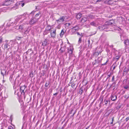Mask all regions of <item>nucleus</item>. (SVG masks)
<instances>
[{
	"mask_svg": "<svg viewBox=\"0 0 129 129\" xmlns=\"http://www.w3.org/2000/svg\"><path fill=\"white\" fill-rule=\"evenodd\" d=\"M77 34L78 35H81L79 33V32H77Z\"/></svg>",
	"mask_w": 129,
	"mask_h": 129,
	"instance_id": "obj_41",
	"label": "nucleus"
},
{
	"mask_svg": "<svg viewBox=\"0 0 129 129\" xmlns=\"http://www.w3.org/2000/svg\"><path fill=\"white\" fill-rule=\"evenodd\" d=\"M102 60V57H101L98 58V59L96 60L95 59V62L93 63V65L96 64V63H98L101 62Z\"/></svg>",
	"mask_w": 129,
	"mask_h": 129,
	"instance_id": "obj_8",
	"label": "nucleus"
},
{
	"mask_svg": "<svg viewBox=\"0 0 129 129\" xmlns=\"http://www.w3.org/2000/svg\"><path fill=\"white\" fill-rule=\"evenodd\" d=\"M40 14V12H38V13L35 16V17H34V18H38V17L39 15Z\"/></svg>",
	"mask_w": 129,
	"mask_h": 129,
	"instance_id": "obj_28",
	"label": "nucleus"
},
{
	"mask_svg": "<svg viewBox=\"0 0 129 129\" xmlns=\"http://www.w3.org/2000/svg\"><path fill=\"white\" fill-rule=\"evenodd\" d=\"M82 16V14L80 13L77 14L76 15V18L78 19H79Z\"/></svg>",
	"mask_w": 129,
	"mask_h": 129,
	"instance_id": "obj_20",
	"label": "nucleus"
},
{
	"mask_svg": "<svg viewBox=\"0 0 129 129\" xmlns=\"http://www.w3.org/2000/svg\"><path fill=\"white\" fill-rule=\"evenodd\" d=\"M108 77H110V75H108Z\"/></svg>",
	"mask_w": 129,
	"mask_h": 129,
	"instance_id": "obj_49",
	"label": "nucleus"
},
{
	"mask_svg": "<svg viewBox=\"0 0 129 129\" xmlns=\"http://www.w3.org/2000/svg\"><path fill=\"white\" fill-rule=\"evenodd\" d=\"M106 51L107 52V54H108L110 52V50L109 49H107L106 50Z\"/></svg>",
	"mask_w": 129,
	"mask_h": 129,
	"instance_id": "obj_34",
	"label": "nucleus"
},
{
	"mask_svg": "<svg viewBox=\"0 0 129 129\" xmlns=\"http://www.w3.org/2000/svg\"><path fill=\"white\" fill-rule=\"evenodd\" d=\"M104 64H105V63H104V64H103V65H104Z\"/></svg>",
	"mask_w": 129,
	"mask_h": 129,
	"instance_id": "obj_53",
	"label": "nucleus"
},
{
	"mask_svg": "<svg viewBox=\"0 0 129 129\" xmlns=\"http://www.w3.org/2000/svg\"><path fill=\"white\" fill-rule=\"evenodd\" d=\"M98 28L100 30L102 31L105 29V26L104 25L100 26L98 27Z\"/></svg>",
	"mask_w": 129,
	"mask_h": 129,
	"instance_id": "obj_18",
	"label": "nucleus"
},
{
	"mask_svg": "<svg viewBox=\"0 0 129 129\" xmlns=\"http://www.w3.org/2000/svg\"><path fill=\"white\" fill-rule=\"evenodd\" d=\"M75 85V84L74 83H73L71 84V86L73 88L74 87Z\"/></svg>",
	"mask_w": 129,
	"mask_h": 129,
	"instance_id": "obj_31",
	"label": "nucleus"
},
{
	"mask_svg": "<svg viewBox=\"0 0 129 129\" xmlns=\"http://www.w3.org/2000/svg\"><path fill=\"white\" fill-rule=\"evenodd\" d=\"M82 42V39L81 37H80L79 38V40H78V43H81Z\"/></svg>",
	"mask_w": 129,
	"mask_h": 129,
	"instance_id": "obj_30",
	"label": "nucleus"
},
{
	"mask_svg": "<svg viewBox=\"0 0 129 129\" xmlns=\"http://www.w3.org/2000/svg\"><path fill=\"white\" fill-rule=\"evenodd\" d=\"M26 23V24H28V23Z\"/></svg>",
	"mask_w": 129,
	"mask_h": 129,
	"instance_id": "obj_52",
	"label": "nucleus"
},
{
	"mask_svg": "<svg viewBox=\"0 0 129 129\" xmlns=\"http://www.w3.org/2000/svg\"><path fill=\"white\" fill-rule=\"evenodd\" d=\"M64 34V32L63 30H62L61 31V32L60 34V36L61 37H62L63 36V35Z\"/></svg>",
	"mask_w": 129,
	"mask_h": 129,
	"instance_id": "obj_26",
	"label": "nucleus"
},
{
	"mask_svg": "<svg viewBox=\"0 0 129 129\" xmlns=\"http://www.w3.org/2000/svg\"><path fill=\"white\" fill-rule=\"evenodd\" d=\"M40 17L41 16L39 17L38 18H32L30 20L29 22V24L30 25L35 24L38 22L39 19L40 18Z\"/></svg>",
	"mask_w": 129,
	"mask_h": 129,
	"instance_id": "obj_1",
	"label": "nucleus"
},
{
	"mask_svg": "<svg viewBox=\"0 0 129 129\" xmlns=\"http://www.w3.org/2000/svg\"><path fill=\"white\" fill-rule=\"evenodd\" d=\"M102 0H93V2L94 3L99 2L101 1Z\"/></svg>",
	"mask_w": 129,
	"mask_h": 129,
	"instance_id": "obj_27",
	"label": "nucleus"
},
{
	"mask_svg": "<svg viewBox=\"0 0 129 129\" xmlns=\"http://www.w3.org/2000/svg\"><path fill=\"white\" fill-rule=\"evenodd\" d=\"M124 89L128 90L129 88V82L126 83L125 85L123 86Z\"/></svg>",
	"mask_w": 129,
	"mask_h": 129,
	"instance_id": "obj_14",
	"label": "nucleus"
},
{
	"mask_svg": "<svg viewBox=\"0 0 129 129\" xmlns=\"http://www.w3.org/2000/svg\"><path fill=\"white\" fill-rule=\"evenodd\" d=\"M90 126H89L88 127H87V128H86V129H88V128H89V127Z\"/></svg>",
	"mask_w": 129,
	"mask_h": 129,
	"instance_id": "obj_45",
	"label": "nucleus"
},
{
	"mask_svg": "<svg viewBox=\"0 0 129 129\" xmlns=\"http://www.w3.org/2000/svg\"><path fill=\"white\" fill-rule=\"evenodd\" d=\"M1 74L3 75V76H4V74H3V73L2 72H1Z\"/></svg>",
	"mask_w": 129,
	"mask_h": 129,
	"instance_id": "obj_43",
	"label": "nucleus"
},
{
	"mask_svg": "<svg viewBox=\"0 0 129 129\" xmlns=\"http://www.w3.org/2000/svg\"><path fill=\"white\" fill-rule=\"evenodd\" d=\"M120 57V56H116L114 57V60L116 61H117L119 59V58Z\"/></svg>",
	"mask_w": 129,
	"mask_h": 129,
	"instance_id": "obj_23",
	"label": "nucleus"
},
{
	"mask_svg": "<svg viewBox=\"0 0 129 129\" xmlns=\"http://www.w3.org/2000/svg\"><path fill=\"white\" fill-rule=\"evenodd\" d=\"M81 35H80V36H81V37H82L83 36L82 34V33L81 34Z\"/></svg>",
	"mask_w": 129,
	"mask_h": 129,
	"instance_id": "obj_46",
	"label": "nucleus"
},
{
	"mask_svg": "<svg viewBox=\"0 0 129 129\" xmlns=\"http://www.w3.org/2000/svg\"><path fill=\"white\" fill-rule=\"evenodd\" d=\"M24 25V24H22V25H20L19 26V29H21V30H22L23 28L22 25Z\"/></svg>",
	"mask_w": 129,
	"mask_h": 129,
	"instance_id": "obj_29",
	"label": "nucleus"
},
{
	"mask_svg": "<svg viewBox=\"0 0 129 129\" xmlns=\"http://www.w3.org/2000/svg\"><path fill=\"white\" fill-rule=\"evenodd\" d=\"M50 35L51 37L53 38H55L56 35V29H55L52 32L51 31Z\"/></svg>",
	"mask_w": 129,
	"mask_h": 129,
	"instance_id": "obj_9",
	"label": "nucleus"
},
{
	"mask_svg": "<svg viewBox=\"0 0 129 129\" xmlns=\"http://www.w3.org/2000/svg\"><path fill=\"white\" fill-rule=\"evenodd\" d=\"M58 93H56L54 94L53 95H56Z\"/></svg>",
	"mask_w": 129,
	"mask_h": 129,
	"instance_id": "obj_38",
	"label": "nucleus"
},
{
	"mask_svg": "<svg viewBox=\"0 0 129 129\" xmlns=\"http://www.w3.org/2000/svg\"><path fill=\"white\" fill-rule=\"evenodd\" d=\"M12 42H10L8 44H6L5 45L4 47L5 48V49H9L12 46H11L10 44H11V43Z\"/></svg>",
	"mask_w": 129,
	"mask_h": 129,
	"instance_id": "obj_10",
	"label": "nucleus"
},
{
	"mask_svg": "<svg viewBox=\"0 0 129 129\" xmlns=\"http://www.w3.org/2000/svg\"><path fill=\"white\" fill-rule=\"evenodd\" d=\"M108 61L109 60H108L106 62H105V65H107V63L108 62Z\"/></svg>",
	"mask_w": 129,
	"mask_h": 129,
	"instance_id": "obj_37",
	"label": "nucleus"
},
{
	"mask_svg": "<svg viewBox=\"0 0 129 129\" xmlns=\"http://www.w3.org/2000/svg\"><path fill=\"white\" fill-rule=\"evenodd\" d=\"M114 76H113L112 77V81H113H113H114Z\"/></svg>",
	"mask_w": 129,
	"mask_h": 129,
	"instance_id": "obj_40",
	"label": "nucleus"
},
{
	"mask_svg": "<svg viewBox=\"0 0 129 129\" xmlns=\"http://www.w3.org/2000/svg\"><path fill=\"white\" fill-rule=\"evenodd\" d=\"M25 88V86L24 85L21 86L20 88V91L21 94H24L25 93L24 90Z\"/></svg>",
	"mask_w": 129,
	"mask_h": 129,
	"instance_id": "obj_6",
	"label": "nucleus"
},
{
	"mask_svg": "<svg viewBox=\"0 0 129 129\" xmlns=\"http://www.w3.org/2000/svg\"><path fill=\"white\" fill-rule=\"evenodd\" d=\"M12 1L10 0H5L2 4V6H8L11 4Z\"/></svg>",
	"mask_w": 129,
	"mask_h": 129,
	"instance_id": "obj_2",
	"label": "nucleus"
},
{
	"mask_svg": "<svg viewBox=\"0 0 129 129\" xmlns=\"http://www.w3.org/2000/svg\"><path fill=\"white\" fill-rule=\"evenodd\" d=\"M110 63H109L108 65V66H110Z\"/></svg>",
	"mask_w": 129,
	"mask_h": 129,
	"instance_id": "obj_48",
	"label": "nucleus"
},
{
	"mask_svg": "<svg viewBox=\"0 0 129 129\" xmlns=\"http://www.w3.org/2000/svg\"><path fill=\"white\" fill-rule=\"evenodd\" d=\"M60 50L61 51L60 52L61 53H63L64 52L63 51V50H62L61 48L60 49Z\"/></svg>",
	"mask_w": 129,
	"mask_h": 129,
	"instance_id": "obj_36",
	"label": "nucleus"
},
{
	"mask_svg": "<svg viewBox=\"0 0 129 129\" xmlns=\"http://www.w3.org/2000/svg\"><path fill=\"white\" fill-rule=\"evenodd\" d=\"M115 68V67L114 66V67L113 68V69H114Z\"/></svg>",
	"mask_w": 129,
	"mask_h": 129,
	"instance_id": "obj_47",
	"label": "nucleus"
},
{
	"mask_svg": "<svg viewBox=\"0 0 129 129\" xmlns=\"http://www.w3.org/2000/svg\"><path fill=\"white\" fill-rule=\"evenodd\" d=\"M73 49L72 47H70L68 49L67 52L69 53V55L70 56L72 54L73 52Z\"/></svg>",
	"mask_w": 129,
	"mask_h": 129,
	"instance_id": "obj_7",
	"label": "nucleus"
},
{
	"mask_svg": "<svg viewBox=\"0 0 129 129\" xmlns=\"http://www.w3.org/2000/svg\"><path fill=\"white\" fill-rule=\"evenodd\" d=\"M28 16V14L26 13H24L23 15L20 16V18H24V19H25Z\"/></svg>",
	"mask_w": 129,
	"mask_h": 129,
	"instance_id": "obj_12",
	"label": "nucleus"
},
{
	"mask_svg": "<svg viewBox=\"0 0 129 129\" xmlns=\"http://www.w3.org/2000/svg\"><path fill=\"white\" fill-rule=\"evenodd\" d=\"M45 30L48 31H50L51 30V26L48 25L46 28Z\"/></svg>",
	"mask_w": 129,
	"mask_h": 129,
	"instance_id": "obj_22",
	"label": "nucleus"
},
{
	"mask_svg": "<svg viewBox=\"0 0 129 129\" xmlns=\"http://www.w3.org/2000/svg\"><path fill=\"white\" fill-rule=\"evenodd\" d=\"M106 102H107V103H105V104L106 103V104L108 102V101H106Z\"/></svg>",
	"mask_w": 129,
	"mask_h": 129,
	"instance_id": "obj_51",
	"label": "nucleus"
},
{
	"mask_svg": "<svg viewBox=\"0 0 129 129\" xmlns=\"http://www.w3.org/2000/svg\"><path fill=\"white\" fill-rule=\"evenodd\" d=\"M111 98V100L113 101H115L117 99V96L115 94L112 95Z\"/></svg>",
	"mask_w": 129,
	"mask_h": 129,
	"instance_id": "obj_11",
	"label": "nucleus"
},
{
	"mask_svg": "<svg viewBox=\"0 0 129 129\" xmlns=\"http://www.w3.org/2000/svg\"><path fill=\"white\" fill-rule=\"evenodd\" d=\"M90 25H91L94 26H98V24L94 21H93L90 23Z\"/></svg>",
	"mask_w": 129,
	"mask_h": 129,
	"instance_id": "obj_13",
	"label": "nucleus"
},
{
	"mask_svg": "<svg viewBox=\"0 0 129 129\" xmlns=\"http://www.w3.org/2000/svg\"><path fill=\"white\" fill-rule=\"evenodd\" d=\"M113 118H112V122H111V124H112L113 123V122L112 121H113Z\"/></svg>",
	"mask_w": 129,
	"mask_h": 129,
	"instance_id": "obj_42",
	"label": "nucleus"
},
{
	"mask_svg": "<svg viewBox=\"0 0 129 129\" xmlns=\"http://www.w3.org/2000/svg\"><path fill=\"white\" fill-rule=\"evenodd\" d=\"M83 91V89L82 88H80L79 92V93L80 94H81L82 93Z\"/></svg>",
	"mask_w": 129,
	"mask_h": 129,
	"instance_id": "obj_25",
	"label": "nucleus"
},
{
	"mask_svg": "<svg viewBox=\"0 0 129 129\" xmlns=\"http://www.w3.org/2000/svg\"><path fill=\"white\" fill-rule=\"evenodd\" d=\"M120 37H121V39H122V36H121V35Z\"/></svg>",
	"mask_w": 129,
	"mask_h": 129,
	"instance_id": "obj_50",
	"label": "nucleus"
},
{
	"mask_svg": "<svg viewBox=\"0 0 129 129\" xmlns=\"http://www.w3.org/2000/svg\"><path fill=\"white\" fill-rule=\"evenodd\" d=\"M79 29L78 25H77L71 28L72 32L73 33H75L76 31H78Z\"/></svg>",
	"mask_w": 129,
	"mask_h": 129,
	"instance_id": "obj_4",
	"label": "nucleus"
},
{
	"mask_svg": "<svg viewBox=\"0 0 129 129\" xmlns=\"http://www.w3.org/2000/svg\"><path fill=\"white\" fill-rule=\"evenodd\" d=\"M128 21H129V19H128Z\"/></svg>",
	"mask_w": 129,
	"mask_h": 129,
	"instance_id": "obj_56",
	"label": "nucleus"
},
{
	"mask_svg": "<svg viewBox=\"0 0 129 129\" xmlns=\"http://www.w3.org/2000/svg\"><path fill=\"white\" fill-rule=\"evenodd\" d=\"M8 129H13V127L11 126H9Z\"/></svg>",
	"mask_w": 129,
	"mask_h": 129,
	"instance_id": "obj_32",
	"label": "nucleus"
},
{
	"mask_svg": "<svg viewBox=\"0 0 129 129\" xmlns=\"http://www.w3.org/2000/svg\"><path fill=\"white\" fill-rule=\"evenodd\" d=\"M35 12L34 11H32V12H31V13H30V14H32V13H34Z\"/></svg>",
	"mask_w": 129,
	"mask_h": 129,
	"instance_id": "obj_44",
	"label": "nucleus"
},
{
	"mask_svg": "<svg viewBox=\"0 0 129 129\" xmlns=\"http://www.w3.org/2000/svg\"><path fill=\"white\" fill-rule=\"evenodd\" d=\"M105 3L109 5H111L113 4L112 0H106L105 1Z\"/></svg>",
	"mask_w": 129,
	"mask_h": 129,
	"instance_id": "obj_16",
	"label": "nucleus"
},
{
	"mask_svg": "<svg viewBox=\"0 0 129 129\" xmlns=\"http://www.w3.org/2000/svg\"><path fill=\"white\" fill-rule=\"evenodd\" d=\"M110 54V53H109V54Z\"/></svg>",
	"mask_w": 129,
	"mask_h": 129,
	"instance_id": "obj_55",
	"label": "nucleus"
},
{
	"mask_svg": "<svg viewBox=\"0 0 129 129\" xmlns=\"http://www.w3.org/2000/svg\"><path fill=\"white\" fill-rule=\"evenodd\" d=\"M129 119V117H127L126 118V121H127Z\"/></svg>",
	"mask_w": 129,
	"mask_h": 129,
	"instance_id": "obj_35",
	"label": "nucleus"
},
{
	"mask_svg": "<svg viewBox=\"0 0 129 129\" xmlns=\"http://www.w3.org/2000/svg\"><path fill=\"white\" fill-rule=\"evenodd\" d=\"M88 46L89 48L91 49L92 48L91 44L90 43V41L89 40L88 41Z\"/></svg>",
	"mask_w": 129,
	"mask_h": 129,
	"instance_id": "obj_19",
	"label": "nucleus"
},
{
	"mask_svg": "<svg viewBox=\"0 0 129 129\" xmlns=\"http://www.w3.org/2000/svg\"><path fill=\"white\" fill-rule=\"evenodd\" d=\"M49 85V83H46L45 84V86L46 87H48Z\"/></svg>",
	"mask_w": 129,
	"mask_h": 129,
	"instance_id": "obj_33",
	"label": "nucleus"
},
{
	"mask_svg": "<svg viewBox=\"0 0 129 129\" xmlns=\"http://www.w3.org/2000/svg\"><path fill=\"white\" fill-rule=\"evenodd\" d=\"M87 19L86 17H82L81 20V22L83 23H84L86 21Z\"/></svg>",
	"mask_w": 129,
	"mask_h": 129,
	"instance_id": "obj_15",
	"label": "nucleus"
},
{
	"mask_svg": "<svg viewBox=\"0 0 129 129\" xmlns=\"http://www.w3.org/2000/svg\"><path fill=\"white\" fill-rule=\"evenodd\" d=\"M106 25V24H105V25ZM105 28L106 27V25H105Z\"/></svg>",
	"mask_w": 129,
	"mask_h": 129,
	"instance_id": "obj_54",
	"label": "nucleus"
},
{
	"mask_svg": "<svg viewBox=\"0 0 129 129\" xmlns=\"http://www.w3.org/2000/svg\"><path fill=\"white\" fill-rule=\"evenodd\" d=\"M24 3H23L22 5H21V6L23 7V6H24Z\"/></svg>",
	"mask_w": 129,
	"mask_h": 129,
	"instance_id": "obj_39",
	"label": "nucleus"
},
{
	"mask_svg": "<svg viewBox=\"0 0 129 129\" xmlns=\"http://www.w3.org/2000/svg\"><path fill=\"white\" fill-rule=\"evenodd\" d=\"M65 17L64 16H62L61 18H60L58 20H56V21L57 23L59 24H61L62 23V22L64 21V19Z\"/></svg>",
	"mask_w": 129,
	"mask_h": 129,
	"instance_id": "obj_3",
	"label": "nucleus"
},
{
	"mask_svg": "<svg viewBox=\"0 0 129 129\" xmlns=\"http://www.w3.org/2000/svg\"><path fill=\"white\" fill-rule=\"evenodd\" d=\"M99 52L98 51L96 52L93 53L92 57H96L99 55Z\"/></svg>",
	"mask_w": 129,
	"mask_h": 129,
	"instance_id": "obj_17",
	"label": "nucleus"
},
{
	"mask_svg": "<svg viewBox=\"0 0 129 129\" xmlns=\"http://www.w3.org/2000/svg\"><path fill=\"white\" fill-rule=\"evenodd\" d=\"M49 33V31L45 30L44 32L43 35L44 36H45V35H47Z\"/></svg>",
	"mask_w": 129,
	"mask_h": 129,
	"instance_id": "obj_24",
	"label": "nucleus"
},
{
	"mask_svg": "<svg viewBox=\"0 0 129 129\" xmlns=\"http://www.w3.org/2000/svg\"><path fill=\"white\" fill-rule=\"evenodd\" d=\"M124 43L126 46L129 45V40L127 39L125 40L124 42Z\"/></svg>",
	"mask_w": 129,
	"mask_h": 129,
	"instance_id": "obj_21",
	"label": "nucleus"
},
{
	"mask_svg": "<svg viewBox=\"0 0 129 129\" xmlns=\"http://www.w3.org/2000/svg\"><path fill=\"white\" fill-rule=\"evenodd\" d=\"M50 37H49V38L47 37L42 43V45L44 46L46 45L47 44V42L49 41V38Z\"/></svg>",
	"mask_w": 129,
	"mask_h": 129,
	"instance_id": "obj_5",
	"label": "nucleus"
}]
</instances>
